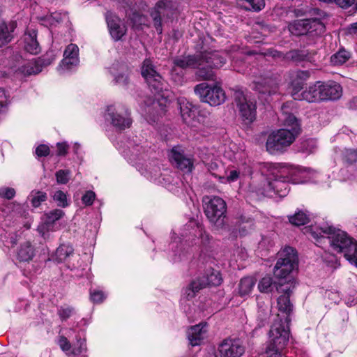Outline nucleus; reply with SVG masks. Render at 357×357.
I'll list each match as a JSON object with an SVG mask.
<instances>
[{
    "label": "nucleus",
    "instance_id": "f3484780",
    "mask_svg": "<svg viewBox=\"0 0 357 357\" xmlns=\"http://www.w3.org/2000/svg\"><path fill=\"white\" fill-rule=\"evenodd\" d=\"M294 100H306L309 102H317L322 100L321 82H317L312 85L309 86L301 93L298 91L292 92L291 94Z\"/></svg>",
    "mask_w": 357,
    "mask_h": 357
},
{
    "label": "nucleus",
    "instance_id": "052dcab7",
    "mask_svg": "<svg viewBox=\"0 0 357 357\" xmlns=\"http://www.w3.org/2000/svg\"><path fill=\"white\" fill-rule=\"evenodd\" d=\"M8 102V96H7L5 90L0 88V109L6 106Z\"/></svg>",
    "mask_w": 357,
    "mask_h": 357
},
{
    "label": "nucleus",
    "instance_id": "bf43d9fd",
    "mask_svg": "<svg viewBox=\"0 0 357 357\" xmlns=\"http://www.w3.org/2000/svg\"><path fill=\"white\" fill-rule=\"evenodd\" d=\"M339 7L348 8L354 4L355 0H333Z\"/></svg>",
    "mask_w": 357,
    "mask_h": 357
},
{
    "label": "nucleus",
    "instance_id": "473e14b6",
    "mask_svg": "<svg viewBox=\"0 0 357 357\" xmlns=\"http://www.w3.org/2000/svg\"><path fill=\"white\" fill-rule=\"evenodd\" d=\"M255 284L256 280L253 277L243 278L238 284V294L242 297L248 296L252 292Z\"/></svg>",
    "mask_w": 357,
    "mask_h": 357
},
{
    "label": "nucleus",
    "instance_id": "a878e982",
    "mask_svg": "<svg viewBox=\"0 0 357 357\" xmlns=\"http://www.w3.org/2000/svg\"><path fill=\"white\" fill-rule=\"evenodd\" d=\"M17 26L16 21H0V47L8 44L14 38V32Z\"/></svg>",
    "mask_w": 357,
    "mask_h": 357
},
{
    "label": "nucleus",
    "instance_id": "0e129e2a",
    "mask_svg": "<svg viewBox=\"0 0 357 357\" xmlns=\"http://www.w3.org/2000/svg\"><path fill=\"white\" fill-rule=\"evenodd\" d=\"M116 82L122 84L126 85L128 82V78L127 74H120L115 77Z\"/></svg>",
    "mask_w": 357,
    "mask_h": 357
},
{
    "label": "nucleus",
    "instance_id": "4468645a",
    "mask_svg": "<svg viewBox=\"0 0 357 357\" xmlns=\"http://www.w3.org/2000/svg\"><path fill=\"white\" fill-rule=\"evenodd\" d=\"M234 101L239 114L245 123H250L256 118V102L241 91L234 93Z\"/></svg>",
    "mask_w": 357,
    "mask_h": 357
},
{
    "label": "nucleus",
    "instance_id": "de8ad7c7",
    "mask_svg": "<svg viewBox=\"0 0 357 357\" xmlns=\"http://www.w3.org/2000/svg\"><path fill=\"white\" fill-rule=\"evenodd\" d=\"M344 160L349 165L357 163V151L353 149L346 150L344 153Z\"/></svg>",
    "mask_w": 357,
    "mask_h": 357
},
{
    "label": "nucleus",
    "instance_id": "aec40b11",
    "mask_svg": "<svg viewBox=\"0 0 357 357\" xmlns=\"http://www.w3.org/2000/svg\"><path fill=\"white\" fill-rule=\"evenodd\" d=\"M106 21L112 38L118 41L126 33L127 28L121 19L112 13H107Z\"/></svg>",
    "mask_w": 357,
    "mask_h": 357
},
{
    "label": "nucleus",
    "instance_id": "13d9d810",
    "mask_svg": "<svg viewBox=\"0 0 357 357\" xmlns=\"http://www.w3.org/2000/svg\"><path fill=\"white\" fill-rule=\"evenodd\" d=\"M240 175V172L236 169L230 171L229 174L227 176L226 178H221L222 180H225L226 181L231 183L236 181Z\"/></svg>",
    "mask_w": 357,
    "mask_h": 357
},
{
    "label": "nucleus",
    "instance_id": "774afa93",
    "mask_svg": "<svg viewBox=\"0 0 357 357\" xmlns=\"http://www.w3.org/2000/svg\"><path fill=\"white\" fill-rule=\"evenodd\" d=\"M256 26H258L257 29H260L261 33L264 36L269 32V28L267 25L263 24L262 23H257L256 24Z\"/></svg>",
    "mask_w": 357,
    "mask_h": 357
},
{
    "label": "nucleus",
    "instance_id": "c756f323",
    "mask_svg": "<svg viewBox=\"0 0 357 357\" xmlns=\"http://www.w3.org/2000/svg\"><path fill=\"white\" fill-rule=\"evenodd\" d=\"M206 326L207 325L206 323H200L197 325L191 326L188 330V338L192 346L200 344L206 333Z\"/></svg>",
    "mask_w": 357,
    "mask_h": 357
},
{
    "label": "nucleus",
    "instance_id": "cd10ccee",
    "mask_svg": "<svg viewBox=\"0 0 357 357\" xmlns=\"http://www.w3.org/2000/svg\"><path fill=\"white\" fill-rule=\"evenodd\" d=\"M202 59V65L206 63L211 68H218L222 67L226 61L225 57L222 53L217 51L205 52L199 54Z\"/></svg>",
    "mask_w": 357,
    "mask_h": 357
},
{
    "label": "nucleus",
    "instance_id": "4c0bfd02",
    "mask_svg": "<svg viewBox=\"0 0 357 357\" xmlns=\"http://www.w3.org/2000/svg\"><path fill=\"white\" fill-rule=\"evenodd\" d=\"M351 54L345 50H340L331 57V62L334 66H340L346 63L350 58Z\"/></svg>",
    "mask_w": 357,
    "mask_h": 357
},
{
    "label": "nucleus",
    "instance_id": "6e6552de",
    "mask_svg": "<svg viewBox=\"0 0 357 357\" xmlns=\"http://www.w3.org/2000/svg\"><path fill=\"white\" fill-rule=\"evenodd\" d=\"M289 179L287 176L273 175L272 177L264 178L261 184L257 186L253 185L252 188L257 194L268 195L274 192L280 197H284L289 190L287 183Z\"/></svg>",
    "mask_w": 357,
    "mask_h": 357
},
{
    "label": "nucleus",
    "instance_id": "4be33fe9",
    "mask_svg": "<svg viewBox=\"0 0 357 357\" xmlns=\"http://www.w3.org/2000/svg\"><path fill=\"white\" fill-rule=\"evenodd\" d=\"M54 58L52 56V54L50 55L47 54L42 58L30 61L25 65L22 66L21 72L25 75H31L39 73L42 71L43 66L50 65Z\"/></svg>",
    "mask_w": 357,
    "mask_h": 357
},
{
    "label": "nucleus",
    "instance_id": "603ef678",
    "mask_svg": "<svg viewBox=\"0 0 357 357\" xmlns=\"http://www.w3.org/2000/svg\"><path fill=\"white\" fill-rule=\"evenodd\" d=\"M282 349H277L273 347L271 348V346H267L264 357H285L280 352Z\"/></svg>",
    "mask_w": 357,
    "mask_h": 357
},
{
    "label": "nucleus",
    "instance_id": "2eb2a0df",
    "mask_svg": "<svg viewBox=\"0 0 357 357\" xmlns=\"http://www.w3.org/2000/svg\"><path fill=\"white\" fill-rule=\"evenodd\" d=\"M218 350L220 357H241L245 348L240 339L228 337L221 342Z\"/></svg>",
    "mask_w": 357,
    "mask_h": 357
},
{
    "label": "nucleus",
    "instance_id": "8fccbe9b",
    "mask_svg": "<svg viewBox=\"0 0 357 357\" xmlns=\"http://www.w3.org/2000/svg\"><path fill=\"white\" fill-rule=\"evenodd\" d=\"M70 172L69 170H59L56 173V181L59 183L66 184L70 178Z\"/></svg>",
    "mask_w": 357,
    "mask_h": 357
},
{
    "label": "nucleus",
    "instance_id": "b1692460",
    "mask_svg": "<svg viewBox=\"0 0 357 357\" xmlns=\"http://www.w3.org/2000/svg\"><path fill=\"white\" fill-rule=\"evenodd\" d=\"M58 344L63 351L68 356H77L86 351L85 340L79 339L77 344L71 349V344L65 336H60Z\"/></svg>",
    "mask_w": 357,
    "mask_h": 357
},
{
    "label": "nucleus",
    "instance_id": "6ab92c4d",
    "mask_svg": "<svg viewBox=\"0 0 357 357\" xmlns=\"http://www.w3.org/2000/svg\"><path fill=\"white\" fill-rule=\"evenodd\" d=\"M293 283L294 282L289 280L286 286L284 287V284H281L279 289V291L283 292L284 294L278 298V307L280 312L287 315L285 317H288L293 310V305L289 300L290 294L294 287Z\"/></svg>",
    "mask_w": 357,
    "mask_h": 357
},
{
    "label": "nucleus",
    "instance_id": "2f4dec72",
    "mask_svg": "<svg viewBox=\"0 0 357 357\" xmlns=\"http://www.w3.org/2000/svg\"><path fill=\"white\" fill-rule=\"evenodd\" d=\"M291 83L293 87L292 92H299L303 86V83L310 77L308 70H296L291 73Z\"/></svg>",
    "mask_w": 357,
    "mask_h": 357
},
{
    "label": "nucleus",
    "instance_id": "5fc2aeb1",
    "mask_svg": "<svg viewBox=\"0 0 357 357\" xmlns=\"http://www.w3.org/2000/svg\"><path fill=\"white\" fill-rule=\"evenodd\" d=\"M96 194L93 191H87L82 197L83 204L86 206H91L93 203Z\"/></svg>",
    "mask_w": 357,
    "mask_h": 357
},
{
    "label": "nucleus",
    "instance_id": "7ed1b4c3",
    "mask_svg": "<svg viewBox=\"0 0 357 357\" xmlns=\"http://www.w3.org/2000/svg\"><path fill=\"white\" fill-rule=\"evenodd\" d=\"M310 233L317 241L319 238H326L334 251L344 254L349 246L355 241L349 238L345 232L339 229L336 230L331 226L312 227Z\"/></svg>",
    "mask_w": 357,
    "mask_h": 357
},
{
    "label": "nucleus",
    "instance_id": "680f3d73",
    "mask_svg": "<svg viewBox=\"0 0 357 357\" xmlns=\"http://www.w3.org/2000/svg\"><path fill=\"white\" fill-rule=\"evenodd\" d=\"M147 174V176L150 178V179L155 180L160 174V169L158 166H155L152 169L149 170Z\"/></svg>",
    "mask_w": 357,
    "mask_h": 357
},
{
    "label": "nucleus",
    "instance_id": "1a4fd4ad",
    "mask_svg": "<svg viewBox=\"0 0 357 357\" xmlns=\"http://www.w3.org/2000/svg\"><path fill=\"white\" fill-rule=\"evenodd\" d=\"M105 119L119 130H125L132 124L128 109L121 105L107 106L105 113Z\"/></svg>",
    "mask_w": 357,
    "mask_h": 357
},
{
    "label": "nucleus",
    "instance_id": "58836bf2",
    "mask_svg": "<svg viewBox=\"0 0 357 357\" xmlns=\"http://www.w3.org/2000/svg\"><path fill=\"white\" fill-rule=\"evenodd\" d=\"M289 222L296 226L304 225L308 222L309 215L302 211H298L294 215L289 217Z\"/></svg>",
    "mask_w": 357,
    "mask_h": 357
},
{
    "label": "nucleus",
    "instance_id": "3c124183",
    "mask_svg": "<svg viewBox=\"0 0 357 357\" xmlns=\"http://www.w3.org/2000/svg\"><path fill=\"white\" fill-rule=\"evenodd\" d=\"M91 300L93 303H100L104 301L106 296L100 290H91L90 292Z\"/></svg>",
    "mask_w": 357,
    "mask_h": 357
},
{
    "label": "nucleus",
    "instance_id": "5701e85b",
    "mask_svg": "<svg viewBox=\"0 0 357 357\" xmlns=\"http://www.w3.org/2000/svg\"><path fill=\"white\" fill-rule=\"evenodd\" d=\"M177 102L179 105L180 113L183 121L188 126H195L194 118L197 112L195 107L190 103L185 98H178Z\"/></svg>",
    "mask_w": 357,
    "mask_h": 357
},
{
    "label": "nucleus",
    "instance_id": "e433bc0d",
    "mask_svg": "<svg viewBox=\"0 0 357 357\" xmlns=\"http://www.w3.org/2000/svg\"><path fill=\"white\" fill-rule=\"evenodd\" d=\"M248 10L260 11L265 6L264 0H236Z\"/></svg>",
    "mask_w": 357,
    "mask_h": 357
},
{
    "label": "nucleus",
    "instance_id": "4d7b16f0",
    "mask_svg": "<svg viewBox=\"0 0 357 357\" xmlns=\"http://www.w3.org/2000/svg\"><path fill=\"white\" fill-rule=\"evenodd\" d=\"M36 153L38 157L47 156L50 154V148L47 145L40 144L36 148Z\"/></svg>",
    "mask_w": 357,
    "mask_h": 357
},
{
    "label": "nucleus",
    "instance_id": "a211bd4d",
    "mask_svg": "<svg viewBox=\"0 0 357 357\" xmlns=\"http://www.w3.org/2000/svg\"><path fill=\"white\" fill-rule=\"evenodd\" d=\"M169 158L172 163L178 169L185 172H190L193 168L191 159L183 155V151L180 146L173 147L169 153Z\"/></svg>",
    "mask_w": 357,
    "mask_h": 357
},
{
    "label": "nucleus",
    "instance_id": "a19ab883",
    "mask_svg": "<svg viewBox=\"0 0 357 357\" xmlns=\"http://www.w3.org/2000/svg\"><path fill=\"white\" fill-rule=\"evenodd\" d=\"M345 259L349 261L350 264L357 266V242L354 241L344 254Z\"/></svg>",
    "mask_w": 357,
    "mask_h": 357
},
{
    "label": "nucleus",
    "instance_id": "20e7f679",
    "mask_svg": "<svg viewBox=\"0 0 357 357\" xmlns=\"http://www.w3.org/2000/svg\"><path fill=\"white\" fill-rule=\"evenodd\" d=\"M309 14L311 18L295 20L289 25V30L291 34L301 36L314 33L315 35H318L324 32L325 26L321 20L326 13L319 8H312L309 11Z\"/></svg>",
    "mask_w": 357,
    "mask_h": 357
},
{
    "label": "nucleus",
    "instance_id": "9b49d317",
    "mask_svg": "<svg viewBox=\"0 0 357 357\" xmlns=\"http://www.w3.org/2000/svg\"><path fill=\"white\" fill-rule=\"evenodd\" d=\"M141 72L152 93L155 96L165 97V94H160L164 89L162 77L156 70L152 60L146 59L143 61Z\"/></svg>",
    "mask_w": 357,
    "mask_h": 357
},
{
    "label": "nucleus",
    "instance_id": "e2e57ef3",
    "mask_svg": "<svg viewBox=\"0 0 357 357\" xmlns=\"http://www.w3.org/2000/svg\"><path fill=\"white\" fill-rule=\"evenodd\" d=\"M56 146L58 149V155H65L67 153L68 145L66 143H57Z\"/></svg>",
    "mask_w": 357,
    "mask_h": 357
},
{
    "label": "nucleus",
    "instance_id": "69168bd1",
    "mask_svg": "<svg viewBox=\"0 0 357 357\" xmlns=\"http://www.w3.org/2000/svg\"><path fill=\"white\" fill-rule=\"evenodd\" d=\"M208 117L206 116V119L204 120L200 119L202 116H199L198 121L202 122L205 126L209 127L213 123V119L212 116H211L209 113H208Z\"/></svg>",
    "mask_w": 357,
    "mask_h": 357
},
{
    "label": "nucleus",
    "instance_id": "ea45409f",
    "mask_svg": "<svg viewBox=\"0 0 357 357\" xmlns=\"http://www.w3.org/2000/svg\"><path fill=\"white\" fill-rule=\"evenodd\" d=\"M37 231L45 239L50 238L51 233L55 231L54 225L45 220L38 226Z\"/></svg>",
    "mask_w": 357,
    "mask_h": 357
},
{
    "label": "nucleus",
    "instance_id": "a18cd8bd",
    "mask_svg": "<svg viewBox=\"0 0 357 357\" xmlns=\"http://www.w3.org/2000/svg\"><path fill=\"white\" fill-rule=\"evenodd\" d=\"M52 197L59 206L65 208L68 206L66 195L63 191H56Z\"/></svg>",
    "mask_w": 357,
    "mask_h": 357
},
{
    "label": "nucleus",
    "instance_id": "0eeeda50",
    "mask_svg": "<svg viewBox=\"0 0 357 357\" xmlns=\"http://www.w3.org/2000/svg\"><path fill=\"white\" fill-rule=\"evenodd\" d=\"M278 257L274 267V275L278 278L284 279L297 266L296 252L291 247H285L278 252Z\"/></svg>",
    "mask_w": 357,
    "mask_h": 357
},
{
    "label": "nucleus",
    "instance_id": "393cba45",
    "mask_svg": "<svg viewBox=\"0 0 357 357\" xmlns=\"http://www.w3.org/2000/svg\"><path fill=\"white\" fill-rule=\"evenodd\" d=\"M322 100H335L339 99L342 93V87L335 82L323 83L321 82Z\"/></svg>",
    "mask_w": 357,
    "mask_h": 357
},
{
    "label": "nucleus",
    "instance_id": "72a5a7b5",
    "mask_svg": "<svg viewBox=\"0 0 357 357\" xmlns=\"http://www.w3.org/2000/svg\"><path fill=\"white\" fill-rule=\"evenodd\" d=\"M195 68H197L196 75L199 79L202 80H213L215 78V73L213 70V68L209 67L206 63L204 65H199Z\"/></svg>",
    "mask_w": 357,
    "mask_h": 357
},
{
    "label": "nucleus",
    "instance_id": "f8f14e48",
    "mask_svg": "<svg viewBox=\"0 0 357 357\" xmlns=\"http://www.w3.org/2000/svg\"><path fill=\"white\" fill-rule=\"evenodd\" d=\"M194 91L202 102L208 103L211 106L220 105L226 99L225 91L221 87L217 85L212 86L206 82L196 85Z\"/></svg>",
    "mask_w": 357,
    "mask_h": 357
},
{
    "label": "nucleus",
    "instance_id": "bb28decb",
    "mask_svg": "<svg viewBox=\"0 0 357 357\" xmlns=\"http://www.w3.org/2000/svg\"><path fill=\"white\" fill-rule=\"evenodd\" d=\"M23 47L31 54H37L40 52V47L37 40V33L34 29H27L22 38Z\"/></svg>",
    "mask_w": 357,
    "mask_h": 357
},
{
    "label": "nucleus",
    "instance_id": "c9c22d12",
    "mask_svg": "<svg viewBox=\"0 0 357 357\" xmlns=\"http://www.w3.org/2000/svg\"><path fill=\"white\" fill-rule=\"evenodd\" d=\"M309 52L305 50H293L286 54V59L294 62H301L309 57Z\"/></svg>",
    "mask_w": 357,
    "mask_h": 357
},
{
    "label": "nucleus",
    "instance_id": "dca6fc26",
    "mask_svg": "<svg viewBox=\"0 0 357 357\" xmlns=\"http://www.w3.org/2000/svg\"><path fill=\"white\" fill-rule=\"evenodd\" d=\"M79 63L78 46L73 43L69 44L64 51L63 59L58 68V70L60 73H64L66 71L75 68Z\"/></svg>",
    "mask_w": 357,
    "mask_h": 357
},
{
    "label": "nucleus",
    "instance_id": "864d4df0",
    "mask_svg": "<svg viewBox=\"0 0 357 357\" xmlns=\"http://www.w3.org/2000/svg\"><path fill=\"white\" fill-rule=\"evenodd\" d=\"M131 20L133 22V26H135L137 29L140 28L141 26L144 25L146 23L145 17L139 14H133V16L131 18Z\"/></svg>",
    "mask_w": 357,
    "mask_h": 357
},
{
    "label": "nucleus",
    "instance_id": "37998d69",
    "mask_svg": "<svg viewBox=\"0 0 357 357\" xmlns=\"http://www.w3.org/2000/svg\"><path fill=\"white\" fill-rule=\"evenodd\" d=\"M258 289L261 293L271 292L273 289V278L270 276H265L258 283Z\"/></svg>",
    "mask_w": 357,
    "mask_h": 357
},
{
    "label": "nucleus",
    "instance_id": "ddd939ff",
    "mask_svg": "<svg viewBox=\"0 0 357 357\" xmlns=\"http://www.w3.org/2000/svg\"><path fill=\"white\" fill-rule=\"evenodd\" d=\"M175 10L176 3L172 0H160L151 10V16L153 21V26L159 34L162 33V19L172 17Z\"/></svg>",
    "mask_w": 357,
    "mask_h": 357
},
{
    "label": "nucleus",
    "instance_id": "f704fd0d",
    "mask_svg": "<svg viewBox=\"0 0 357 357\" xmlns=\"http://www.w3.org/2000/svg\"><path fill=\"white\" fill-rule=\"evenodd\" d=\"M74 249L72 245L63 244L56 250V259L59 262L65 261L68 257L73 255Z\"/></svg>",
    "mask_w": 357,
    "mask_h": 357
},
{
    "label": "nucleus",
    "instance_id": "c03bdc74",
    "mask_svg": "<svg viewBox=\"0 0 357 357\" xmlns=\"http://www.w3.org/2000/svg\"><path fill=\"white\" fill-rule=\"evenodd\" d=\"M64 215V212L61 209H54L45 214V220L54 224Z\"/></svg>",
    "mask_w": 357,
    "mask_h": 357
},
{
    "label": "nucleus",
    "instance_id": "09e8293b",
    "mask_svg": "<svg viewBox=\"0 0 357 357\" xmlns=\"http://www.w3.org/2000/svg\"><path fill=\"white\" fill-rule=\"evenodd\" d=\"M3 238V245L8 248L14 247L18 241L17 234L14 233L9 234L8 236H5Z\"/></svg>",
    "mask_w": 357,
    "mask_h": 357
},
{
    "label": "nucleus",
    "instance_id": "7c9ffc66",
    "mask_svg": "<svg viewBox=\"0 0 357 357\" xmlns=\"http://www.w3.org/2000/svg\"><path fill=\"white\" fill-rule=\"evenodd\" d=\"M36 255V250L33 245L29 241L20 245L17 251V259L20 261L29 262L33 259Z\"/></svg>",
    "mask_w": 357,
    "mask_h": 357
},
{
    "label": "nucleus",
    "instance_id": "39448f33",
    "mask_svg": "<svg viewBox=\"0 0 357 357\" xmlns=\"http://www.w3.org/2000/svg\"><path fill=\"white\" fill-rule=\"evenodd\" d=\"M289 321L287 317L282 318L279 314L276 316L268 333V346L277 349H284L286 347L289 340Z\"/></svg>",
    "mask_w": 357,
    "mask_h": 357
},
{
    "label": "nucleus",
    "instance_id": "f03ea898",
    "mask_svg": "<svg viewBox=\"0 0 357 357\" xmlns=\"http://www.w3.org/2000/svg\"><path fill=\"white\" fill-rule=\"evenodd\" d=\"M199 242L204 247L206 246L209 242V236L205 232L202 225L195 222H190L181 234L179 241L174 240L172 243V248H176L174 251L175 256L178 255V259H181V255L188 252L190 247L199 244Z\"/></svg>",
    "mask_w": 357,
    "mask_h": 357
},
{
    "label": "nucleus",
    "instance_id": "f257e3e1",
    "mask_svg": "<svg viewBox=\"0 0 357 357\" xmlns=\"http://www.w3.org/2000/svg\"><path fill=\"white\" fill-rule=\"evenodd\" d=\"M288 102L283 104L281 107L280 121L284 128L272 132L268 137L266 149L271 154L282 152L294 142L299 134L300 124L296 116L290 112Z\"/></svg>",
    "mask_w": 357,
    "mask_h": 357
},
{
    "label": "nucleus",
    "instance_id": "79ce46f5",
    "mask_svg": "<svg viewBox=\"0 0 357 357\" xmlns=\"http://www.w3.org/2000/svg\"><path fill=\"white\" fill-rule=\"evenodd\" d=\"M29 199L32 206L36 208L47 199V194L41 191H32Z\"/></svg>",
    "mask_w": 357,
    "mask_h": 357
},
{
    "label": "nucleus",
    "instance_id": "412c9836",
    "mask_svg": "<svg viewBox=\"0 0 357 357\" xmlns=\"http://www.w3.org/2000/svg\"><path fill=\"white\" fill-rule=\"evenodd\" d=\"M201 61L202 59H199V54L188 56L187 57L183 58H176L174 60V66L173 67L171 73L172 78L176 82H180L182 79L181 76H176L174 77L175 75L177 74V67H179L182 69L187 68H195L197 66H199V65H202Z\"/></svg>",
    "mask_w": 357,
    "mask_h": 357
},
{
    "label": "nucleus",
    "instance_id": "c85d7f7f",
    "mask_svg": "<svg viewBox=\"0 0 357 357\" xmlns=\"http://www.w3.org/2000/svg\"><path fill=\"white\" fill-rule=\"evenodd\" d=\"M253 89L262 95L271 96L278 91V84L271 78H264L261 81H254Z\"/></svg>",
    "mask_w": 357,
    "mask_h": 357
},
{
    "label": "nucleus",
    "instance_id": "338daca9",
    "mask_svg": "<svg viewBox=\"0 0 357 357\" xmlns=\"http://www.w3.org/2000/svg\"><path fill=\"white\" fill-rule=\"evenodd\" d=\"M347 33L350 35H357V22L351 24L348 27Z\"/></svg>",
    "mask_w": 357,
    "mask_h": 357
},
{
    "label": "nucleus",
    "instance_id": "423d86ee",
    "mask_svg": "<svg viewBox=\"0 0 357 357\" xmlns=\"http://www.w3.org/2000/svg\"><path fill=\"white\" fill-rule=\"evenodd\" d=\"M204 213L211 223L218 228L225 225L227 205L219 197H204L203 198Z\"/></svg>",
    "mask_w": 357,
    "mask_h": 357
},
{
    "label": "nucleus",
    "instance_id": "9d476101",
    "mask_svg": "<svg viewBox=\"0 0 357 357\" xmlns=\"http://www.w3.org/2000/svg\"><path fill=\"white\" fill-rule=\"evenodd\" d=\"M222 282V278L218 271L211 270L201 277L193 280L185 289V295L190 300L194 298L201 289L208 286H218Z\"/></svg>",
    "mask_w": 357,
    "mask_h": 357
},
{
    "label": "nucleus",
    "instance_id": "6e6d98bb",
    "mask_svg": "<svg viewBox=\"0 0 357 357\" xmlns=\"http://www.w3.org/2000/svg\"><path fill=\"white\" fill-rule=\"evenodd\" d=\"M73 312L74 309L73 307H61L59 310L58 314L61 319L66 320L73 314Z\"/></svg>",
    "mask_w": 357,
    "mask_h": 357
},
{
    "label": "nucleus",
    "instance_id": "49530a36",
    "mask_svg": "<svg viewBox=\"0 0 357 357\" xmlns=\"http://www.w3.org/2000/svg\"><path fill=\"white\" fill-rule=\"evenodd\" d=\"M16 194V191L13 188L8 186H2L0 188V198L10 200L13 199Z\"/></svg>",
    "mask_w": 357,
    "mask_h": 357
}]
</instances>
